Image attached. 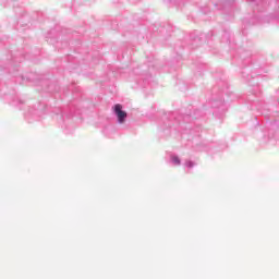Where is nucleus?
Wrapping results in <instances>:
<instances>
[{
	"label": "nucleus",
	"instance_id": "f257e3e1",
	"mask_svg": "<svg viewBox=\"0 0 279 279\" xmlns=\"http://www.w3.org/2000/svg\"><path fill=\"white\" fill-rule=\"evenodd\" d=\"M113 112L118 118L119 123H125V119H128V112L123 111V106L121 104L113 106Z\"/></svg>",
	"mask_w": 279,
	"mask_h": 279
},
{
	"label": "nucleus",
	"instance_id": "f03ea898",
	"mask_svg": "<svg viewBox=\"0 0 279 279\" xmlns=\"http://www.w3.org/2000/svg\"><path fill=\"white\" fill-rule=\"evenodd\" d=\"M172 162H174L175 165H180V158L173 156L172 157Z\"/></svg>",
	"mask_w": 279,
	"mask_h": 279
}]
</instances>
